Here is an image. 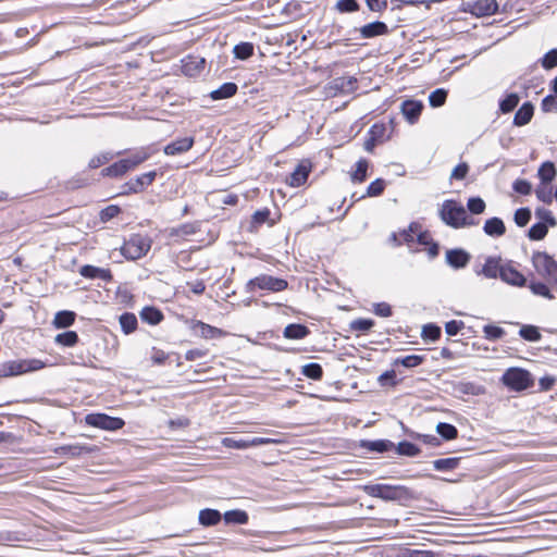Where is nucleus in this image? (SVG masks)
<instances>
[{"mask_svg": "<svg viewBox=\"0 0 557 557\" xmlns=\"http://www.w3.org/2000/svg\"><path fill=\"white\" fill-rule=\"evenodd\" d=\"M120 325L125 334H131L137 329V318L132 312H124L120 315Z\"/></svg>", "mask_w": 557, "mask_h": 557, "instance_id": "nucleus-34", "label": "nucleus"}, {"mask_svg": "<svg viewBox=\"0 0 557 557\" xmlns=\"http://www.w3.org/2000/svg\"><path fill=\"white\" fill-rule=\"evenodd\" d=\"M500 280L509 285L518 287H522L527 284L525 276L510 263L504 264L500 273Z\"/></svg>", "mask_w": 557, "mask_h": 557, "instance_id": "nucleus-18", "label": "nucleus"}, {"mask_svg": "<svg viewBox=\"0 0 557 557\" xmlns=\"http://www.w3.org/2000/svg\"><path fill=\"white\" fill-rule=\"evenodd\" d=\"M86 424L106 430V431H117L125 425V421L119 417H111L106 413H88L85 417Z\"/></svg>", "mask_w": 557, "mask_h": 557, "instance_id": "nucleus-8", "label": "nucleus"}, {"mask_svg": "<svg viewBox=\"0 0 557 557\" xmlns=\"http://www.w3.org/2000/svg\"><path fill=\"white\" fill-rule=\"evenodd\" d=\"M79 341L78 334L75 331H65L55 336L54 342L64 347H73Z\"/></svg>", "mask_w": 557, "mask_h": 557, "instance_id": "nucleus-37", "label": "nucleus"}, {"mask_svg": "<svg viewBox=\"0 0 557 557\" xmlns=\"http://www.w3.org/2000/svg\"><path fill=\"white\" fill-rule=\"evenodd\" d=\"M471 260V255L462 248L448 249L445 253L446 263L455 269H463Z\"/></svg>", "mask_w": 557, "mask_h": 557, "instance_id": "nucleus-11", "label": "nucleus"}, {"mask_svg": "<svg viewBox=\"0 0 557 557\" xmlns=\"http://www.w3.org/2000/svg\"><path fill=\"white\" fill-rule=\"evenodd\" d=\"M368 168H369L368 160H366L363 158L360 159L356 163L355 172L351 174L352 182H355V183H362V182H364L366 178H367Z\"/></svg>", "mask_w": 557, "mask_h": 557, "instance_id": "nucleus-45", "label": "nucleus"}, {"mask_svg": "<svg viewBox=\"0 0 557 557\" xmlns=\"http://www.w3.org/2000/svg\"><path fill=\"white\" fill-rule=\"evenodd\" d=\"M424 104L420 100L408 99L403 101L400 111L409 124H414L419 121Z\"/></svg>", "mask_w": 557, "mask_h": 557, "instance_id": "nucleus-16", "label": "nucleus"}, {"mask_svg": "<svg viewBox=\"0 0 557 557\" xmlns=\"http://www.w3.org/2000/svg\"><path fill=\"white\" fill-rule=\"evenodd\" d=\"M421 335L424 341L435 342L441 337L442 330L438 325L429 323L423 326Z\"/></svg>", "mask_w": 557, "mask_h": 557, "instance_id": "nucleus-47", "label": "nucleus"}, {"mask_svg": "<svg viewBox=\"0 0 557 557\" xmlns=\"http://www.w3.org/2000/svg\"><path fill=\"white\" fill-rule=\"evenodd\" d=\"M288 287V282L284 278L274 277L268 274H261L249 280L245 285L246 293H252L256 288L269 290L273 293L285 290Z\"/></svg>", "mask_w": 557, "mask_h": 557, "instance_id": "nucleus-5", "label": "nucleus"}, {"mask_svg": "<svg viewBox=\"0 0 557 557\" xmlns=\"http://www.w3.org/2000/svg\"><path fill=\"white\" fill-rule=\"evenodd\" d=\"M189 329L191 330L195 336L205 339L219 338L224 335V332L221 329L212 326L199 320H191L189 322Z\"/></svg>", "mask_w": 557, "mask_h": 557, "instance_id": "nucleus-10", "label": "nucleus"}, {"mask_svg": "<svg viewBox=\"0 0 557 557\" xmlns=\"http://www.w3.org/2000/svg\"><path fill=\"white\" fill-rule=\"evenodd\" d=\"M127 171L128 170L123 160H119L117 162H114L113 164L104 168L101 171V175L108 177H120L124 175Z\"/></svg>", "mask_w": 557, "mask_h": 557, "instance_id": "nucleus-40", "label": "nucleus"}, {"mask_svg": "<svg viewBox=\"0 0 557 557\" xmlns=\"http://www.w3.org/2000/svg\"><path fill=\"white\" fill-rule=\"evenodd\" d=\"M541 109L543 112L557 111V97L554 95H547L544 97L541 103Z\"/></svg>", "mask_w": 557, "mask_h": 557, "instance_id": "nucleus-63", "label": "nucleus"}, {"mask_svg": "<svg viewBox=\"0 0 557 557\" xmlns=\"http://www.w3.org/2000/svg\"><path fill=\"white\" fill-rule=\"evenodd\" d=\"M309 173H310V165L305 164L304 162L298 163L297 166L295 168L294 172L287 178V183L292 187H299L307 182Z\"/></svg>", "mask_w": 557, "mask_h": 557, "instance_id": "nucleus-23", "label": "nucleus"}, {"mask_svg": "<svg viewBox=\"0 0 557 557\" xmlns=\"http://www.w3.org/2000/svg\"><path fill=\"white\" fill-rule=\"evenodd\" d=\"M385 133H386V126L381 123H375L370 127V129L368 132V136H371L374 139H376L379 143H382L385 137Z\"/></svg>", "mask_w": 557, "mask_h": 557, "instance_id": "nucleus-58", "label": "nucleus"}, {"mask_svg": "<svg viewBox=\"0 0 557 557\" xmlns=\"http://www.w3.org/2000/svg\"><path fill=\"white\" fill-rule=\"evenodd\" d=\"M460 463L459 457H448V458H442L436 459L433 461V468L436 471H451L456 469Z\"/></svg>", "mask_w": 557, "mask_h": 557, "instance_id": "nucleus-36", "label": "nucleus"}, {"mask_svg": "<svg viewBox=\"0 0 557 557\" xmlns=\"http://www.w3.org/2000/svg\"><path fill=\"white\" fill-rule=\"evenodd\" d=\"M425 360L424 356L420 355H408L405 357H398L393 361V366L401 364L405 368L411 369L422 364Z\"/></svg>", "mask_w": 557, "mask_h": 557, "instance_id": "nucleus-32", "label": "nucleus"}, {"mask_svg": "<svg viewBox=\"0 0 557 557\" xmlns=\"http://www.w3.org/2000/svg\"><path fill=\"white\" fill-rule=\"evenodd\" d=\"M301 373L308 379L319 381L323 376V369L320 363L310 362L302 367Z\"/></svg>", "mask_w": 557, "mask_h": 557, "instance_id": "nucleus-44", "label": "nucleus"}, {"mask_svg": "<svg viewBox=\"0 0 557 557\" xmlns=\"http://www.w3.org/2000/svg\"><path fill=\"white\" fill-rule=\"evenodd\" d=\"M436 432L440 434L442 438L445 441H451L457 438L458 430L455 425L446 422H440L436 425Z\"/></svg>", "mask_w": 557, "mask_h": 557, "instance_id": "nucleus-42", "label": "nucleus"}, {"mask_svg": "<svg viewBox=\"0 0 557 557\" xmlns=\"http://www.w3.org/2000/svg\"><path fill=\"white\" fill-rule=\"evenodd\" d=\"M540 63L543 69L552 70L557 66V48L547 51L541 59Z\"/></svg>", "mask_w": 557, "mask_h": 557, "instance_id": "nucleus-51", "label": "nucleus"}, {"mask_svg": "<svg viewBox=\"0 0 557 557\" xmlns=\"http://www.w3.org/2000/svg\"><path fill=\"white\" fill-rule=\"evenodd\" d=\"M75 312L70 310H62L55 313L53 319V325L57 329H65L71 326L75 321Z\"/></svg>", "mask_w": 557, "mask_h": 557, "instance_id": "nucleus-31", "label": "nucleus"}, {"mask_svg": "<svg viewBox=\"0 0 557 557\" xmlns=\"http://www.w3.org/2000/svg\"><path fill=\"white\" fill-rule=\"evenodd\" d=\"M498 8L496 0H478L473 4V13L478 16L493 15L498 12Z\"/></svg>", "mask_w": 557, "mask_h": 557, "instance_id": "nucleus-25", "label": "nucleus"}, {"mask_svg": "<svg viewBox=\"0 0 557 557\" xmlns=\"http://www.w3.org/2000/svg\"><path fill=\"white\" fill-rule=\"evenodd\" d=\"M374 325V321L371 319H356L350 322V329L354 331L367 332L372 329Z\"/></svg>", "mask_w": 557, "mask_h": 557, "instance_id": "nucleus-56", "label": "nucleus"}, {"mask_svg": "<svg viewBox=\"0 0 557 557\" xmlns=\"http://www.w3.org/2000/svg\"><path fill=\"white\" fill-rule=\"evenodd\" d=\"M547 233L548 226L546 225V223L537 222L530 227L528 232V237L531 240H541L547 235Z\"/></svg>", "mask_w": 557, "mask_h": 557, "instance_id": "nucleus-46", "label": "nucleus"}, {"mask_svg": "<svg viewBox=\"0 0 557 557\" xmlns=\"http://www.w3.org/2000/svg\"><path fill=\"white\" fill-rule=\"evenodd\" d=\"M310 334V330L305 324L290 323L285 326L283 335L287 339H302Z\"/></svg>", "mask_w": 557, "mask_h": 557, "instance_id": "nucleus-26", "label": "nucleus"}, {"mask_svg": "<svg viewBox=\"0 0 557 557\" xmlns=\"http://www.w3.org/2000/svg\"><path fill=\"white\" fill-rule=\"evenodd\" d=\"M205 66L206 59L200 55H187L182 60V72L189 77L199 75Z\"/></svg>", "mask_w": 557, "mask_h": 557, "instance_id": "nucleus-15", "label": "nucleus"}, {"mask_svg": "<svg viewBox=\"0 0 557 557\" xmlns=\"http://www.w3.org/2000/svg\"><path fill=\"white\" fill-rule=\"evenodd\" d=\"M531 220V210L527 207L516 210L513 221L519 227L525 226Z\"/></svg>", "mask_w": 557, "mask_h": 557, "instance_id": "nucleus-54", "label": "nucleus"}, {"mask_svg": "<svg viewBox=\"0 0 557 557\" xmlns=\"http://www.w3.org/2000/svg\"><path fill=\"white\" fill-rule=\"evenodd\" d=\"M520 101V97L516 92L508 94L504 99L499 101V110L506 114L515 110Z\"/></svg>", "mask_w": 557, "mask_h": 557, "instance_id": "nucleus-41", "label": "nucleus"}, {"mask_svg": "<svg viewBox=\"0 0 557 557\" xmlns=\"http://www.w3.org/2000/svg\"><path fill=\"white\" fill-rule=\"evenodd\" d=\"M394 448L396 449L397 454L407 457H414L421 453V449L416 444L408 441L399 442Z\"/></svg>", "mask_w": 557, "mask_h": 557, "instance_id": "nucleus-43", "label": "nucleus"}, {"mask_svg": "<svg viewBox=\"0 0 557 557\" xmlns=\"http://www.w3.org/2000/svg\"><path fill=\"white\" fill-rule=\"evenodd\" d=\"M359 446L368 451L383 454L394 449L395 444L389 440H361Z\"/></svg>", "mask_w": 557, "mask_h": 557, "instance_id": "nucleus-21", "label": "nucleus"}, {"mask_svg": "<svg viewBox=\"0 0 557 557\" xmlns=\"http://www.w3.org/2000/svg\"><path fill=\"white\" fill-rule=\"evenodd\" d=\"M502 382L505 386L515 392L525 391L534 384L532 374L521 368H509L506 370L502 376Z\"/></svg>", "mask_w": 557, "mask_h": 557, "instance_id": "nucleus-4", "label": "nucleus"}, {"mask_svg": "<svg viewBox=\"0 0 557 557\" xmlns=\"http://www.w3.org/2000/svg\"><path fill=\"white\" fill-rule=\"evenodd\" d=\"M334 10L341 14L355 13L360 10V4L357 0H337Z\"/></svg>", "mask_w": 557, "mask_h": 557, "instance_id": "nucleus-39", "label": "nucleus"}, {"mask_svg": "<svg viewBox=\"0 0 557 557\" xmlns=\"http://www.w3.org/2000/svg\"><path fill=\"white\" fill-rule=\"evenodd\" d=\"M534 115V106L532 102L527 101L517 110L513 116L515 126H524L529 124Z\"/></svg>", "mask_w": 557, "mask_h": 557, "instance_id": "nucleus-22", "label": "nucleus"}, {"mask_svg": "<svg viewBox=\"0 0 557 557\" xmlns=\"http://www.w3.org/2000/svg\"><path fill=\"white\" fill-rule=\"evenodd\" d=\"M486 203L481 197H471L467 201V209L471 214H481L485 211Z\"/></svg>", "mask_w": 557, "mask_h": 557, "instance_id": "nucleus-49", "label": "nucleus"}, {"mask_svg": "<svg viewBox=\"0 0 557 557\" xmlns=\"http://www.w3.org/2000/svg\"><path fill=\"white\" fill-rule=\"evenodd\" d=\"M355 32L360 34L361 39H372L379 36H384L389 33V28L385 22L373 21L368 23L360 28H355Z\"/></svg>", "mask_w": 557, "mask_h": 557, "instance_id": "nucleus-12", "label": "nucleus"}, {"mask_svg": "<svg viewBox=\"0 0 557 557\" xmlns=\"http://www.w3.org/2000/svg\"><path fill=\"white\" fill-rule=\"evenodd\" d=\"M447 90L444 88H437L434 91H432L429 96V103L432 108H440L442 107L447 99Z\"/></svg>", "mask_w": 557, "mask_h": 557, "instance_id": "nucleus-48", "label": "nucleus"}, {"mask_svg": "<svg viewBox=\"0 0 557 557\" xmlns=\"http://www.w3.org/2000/svg\"><path fill=\"white\" fill-rule=\"evenodd\" d=\"M267 442L268 440L262 437H253L252 440H237L235 437H224L222 440L223 446L232 449H246L248 447L258 446Z\"/></svg>", "mask_w": 557, "mask_h": 557, "instance_id": "nucleus-20", "label": "nucleus"}, {"mask_svg": "<svg viewBox=\"0 0 557 557\" xmlns=\"http://www.w3.org/2000/svg\"><path fill=\"white\" fill-rule=\"evenodd\" d=\"M362 491L371 497L381 498L385 502L407 503L420 499V493L405 485L368 484L362 486Z\"/></svg>", "mask_w": 557, "mask_h": 557, "instance_id": "nucleus-1", "label": "nucleus"}, {"mask_svg": "<svg viewBox=\"0 0 557 557\" xmlns=\"http://www.w3.org/2000/svg\"><path fill=\"white\" fill-rule=\"evenodd\" d=\"M503 267L500 257H487L483 267L480 270L475 269L474 272L486 278H500Z\"/></svg>", "mask_w": 557, "mask_h": 557, "instance_id": "nucleus-14", "label": "nucleus"}, {"mask_svg": "<svg viewBox=\"0 0 557 557\" xmlns=\"http://www.w3.org/2000/svg\"><path fill=\"white\" fill-rule=\"evenodd\" d=\"M140 319L150 324V325H157L163 320V313L161 310H159L156 307L152 306H146L141 309L139 312Z\"/></svg>", "mask_w": 557, "mask_h": 557, "instance_id": "nucleus-28", "label": "nucleus"}, {"mask_svg": "<svg viewBox=\"0 0 557 557\" xmlns=\"http://www.w3.org/2000/svg\"><path fill=\"white\" fill-rule=\"evenodd\" d=\"M420 230V224L412 222L407 230L400 233L401 242L410 244L413 242V234Z\"/></svg>", "mask_w": 557, "mask_h": 557, "instance_id": "nucleus-62", "label": "nucleus"}, {"mask_svg": "<svg viewBox=\"0 0 557 557\" xmlns=\"http://www.w3.org/2000/svg\"><path fill=\"white\" fill-rule=\"evenodd\" d=\"M556 169L553 162L546 161L541 164L537 175L543 184H549L556 176Z\"/></svg>", "mask_w": 557, "mask_h": 557, "instance_id": "nucleus-33", "label": "nucleus"}, {"mask_svg": "<svg viewBox=\"0 0 557 557\" xmlns=\"http://www.w3.org/2000/svg\"><path fill=\"white\" fill-rule=\"evenodd\" d=\"M222 517L226 524H246L249 520L247 511L242 509L225 511Z\"/></svg>", "mask_w": 557, "mask_h": 557, "instance_id": "nucleus-30", "label": "nucleus"}, {"mask_svg": "<svg viewBox=\"0 0 557 557\" xmlns=\"http://www.w3.org/2000/svg\"><path fill=\"white\" fill-rule=\"evenodd\" d=\"M385 189V181L383 178H376L375 181L371 182L370 185L367 188V196L368 197H377L383 194Z\"/></svg>", "mask_w": 557, "mask_h": 557, "instance_id": "nucleus-55", "label": "nucleus"}, {"mask_svg": "<svg viewBox=\"0 0 557 557\" xmlns=\"http://www.w3.org/2000/svg\"><path fill=\"white\" fill-rule=\"evenodd\" d=\"M98 450L97 446H88V445H82V444H69V445H62L58 448H55V454L59 456L70 457V458H77L84 455H90Z\"/></svg>", "mask_w": 557, "mask_h": 557, "instance_id": "nucleus-13", "label": "nucleus"}, {"mask_svg": "<svg viewBox=\"0 0 557 557\" xmlns=\"http://www.w3.org/2000/svg\"><path fill=\"white\" fill-rule=\"evenodd\" d=\"M112 158H113V154L110 152L100 153L90 159L88 166L90 169H97V168L101 166L102 164L109 162Z\"/></svg>", "mask_w": 557, "mask_h": 557, "instance_id": "nucleus-59", "label": "nucleus"}, {"mask_svg": "<svg viewBox=\"0 0 557 557\" xmlns=\"http://www.w3.org/2000/svg\"><path fill=\"white\" fill-rule=\"evenodd\" d=\"M255 51V47L251 42L243 41L234 46L233 53L234 57L238 60H247L249 59Z\"/></svg>", "mask_w": 557, "mask_h": 557, "instance_id": "nucleus-35", "label": "nucleus"}, {"mask_svg": "<svg viewBox=\"0 0 557 557\" xmlns=\"http://www.w3.org/2000/svg\"><path fill=\"white\" fill-rule=\"evenodd\" d=\"M45 363L38 359L9 360L0 363V379L22 375L40 370Z\"/></svg>", "mask_w": 557, "mask_h": 557, "instance_id": "nucleus-2", "label": "nucleus"}, {"mask_svg": "<svg viewBox=\"0 0 557 557\" xmlns=\"http://www.w3.org/2000/svg\"><path fill=\"white\" fill-rule=\"evenodd\" d=\"M466 208L456 200H445L440 209L441 220L453 228H460Z\"/></svg>", "mask_w": 557, "mask_h": 557, "instance_id": "nucleus-6", "label": "nucleus"}, {"mask_svg": "<svg viewBox=\"0 0 557 557\" xmlns=\"http://www.w3.org/2000/svg\"><path fill=\"white\" fill-rule=\"evenodd\" d=\"M519 335L528 342H539L542 338L539 327L532 324L522 325Z\"/></svg>", "mask_w": 557, "mask_h": 557, "instance_id": "nucleus-38", "label": "nucleus"}, {"mask_svg": "<svg viewBox=\"0 0 557 557\" xmlns=\"http://www.w3.org/2000/svg\"><path fill=\"white\" fill-rule=\"evenodd\" d=\"M198 519L201 525L213 527L221 521L222 515L216 509L206 508L199 511Z\"/></svg>", "mask_w": 557, "mask_h": 557, "instance_id": "nucleus-29", "label": "nucleus"}, {"mask_svg": "<svg viewBox=\"0 0 557 557\" xmlns=\"http://www.w3.org/2000/svg\"><path fill=\"white\" fill-rule=\"evenodd\" d=\"M468 172H469V165L466 162H461L457 166L454 168V170L450 174V178L461 181V180L466 178Z\"/></svg>", "mask_w": 557, "mask_h": 557, "instance_id": "nucleus-64", "label": "nucleus"}, {"mask_svg": "<svg viewBox=\"0 0 557 557\" xmlns=\"http://www.w3.org/2000/svg\"><path fill=\"white\" fill-rule=\"evenodd\" d=\"M151 248V239L141 234H132L121 247V253L127 260H137L147 255Z\"/></svg>", "mask_w": 557, "mask_h": 557, "instance_id": "nucleus-3", "label": "nucleus"}, {"mask_svg": "<svg viewBox=\"0 0 557 557\" xmlns=\"http://www.w3.org/2000/svg\"><path fill=\"white\" fill-rule=\"evenodd\" d=\"M484 337L487 341L495 342L505 335V330L497 325L487 324L483 327Z\"/></svg>", "mask_w": 557, "mask_h": 557, "instance_id": "nucleus-50", "label": "nucleus"}, {"mask_svg": "<svg viewBox=\"0 0 557 557\" xmlns=\"http://www.w3.org/2000/svg\"><path fill=\"white\" fill-rule=\"evenodd\" d=\"M149 158V154L146 152H136L128 158L122 159L125 163L127 170H133L140 163L145 162Z\"/></svg>", "mask_w": 557, "mask_h": 557, "instance_id": "nucleus-53", "label": "nucleus"}, {"mask_svg": "<svg viewBox=\"0 0 557 557\" xmlns=\"http://www.w3.org/2000/svg\"><path fill=\"white\" fill-rule=\"evenodd\" d=\"M535 215L542 220L541 222H544L546 223V225L548 226H555L556 225V220L554 218V215L552 214V212L547 209H544V208H537L536 211H535Z\"/></svg>", "mask_w": 557, "mask_h": 557, "instance_id": "nucleus-61", "label": "nucleus"}, {"mask_svg": "<svg viewBox=\"0 0 557 557\" xmlns=\"http://www.w3.org/2000/svg\"><path fill=\"white\" fill-rule=\"evenodd\" d=\"M238 87L235 83L227 82L210 92L212 100L227 99L236 95Z\"/></svg>", "mask_w": 557, "mask_h": 557, "instance_id": "nucleus-27", "label": "nucleus"}, {"mask_svg": "<svg viewBox=\"0 0 557 557\" xmlns=\"http://www.w3.org/2000/svg\"><path fill=\"white\" fill-rule=\"evenodd\" d=\"M483 231L491 237H500L506 233V226L500 218L494 216L485 221Z\"/></svg>", "mask_w": 557, "mask_h": 557, "instance_id": "nucleus-24", "label": "nucleus"}, {"mask_svg": "<svg viewBox=\"0 0 557 557\" xmlns=\"http://www.w3.org/2000/svg\"><path fill=\"white\" fill-rule=\"evenodd\" d=\"M157 177V171H149L135 178H131L128 182L121 186V195L138 194L144 191L149 185L153 183Z\"/></svg>", "mask_w": 557, "mask_h": 557, "instance_id": "nucleus-9", "label": "nucleus"}, {"mask_svg": "<svg viewBox=\"0 0 557 557\" xmlns=\"http://www.w3.org/2000/svg\"><path fill=\"white\" fill-rule=\"evenodd\" d=\"M79 274L85 278H89V280L99 278L104 282H110L113 278L112 273L109 269H102V268H98V267H95L91 264H85V265L81 267Z\"/></svg>", "mask_w": 557, "mask_h": 557, "instance_id": "nucleus-19", "label": "nucleus"}, {"mask_svg": "<svg viewBox=\"0 0 557 557\" xmlns=\"http://www.w3.org/2000/svg\"><path fill=\"white\" fill-rule=\"evenodd\" d=\"M120 212L121 208L119 206L110 205L100 211V220L102 222H108L117 216Z\"/></svg>", "mask_w": 557, "mask_h": 557, "instance_id": "nucleus-57", "label": "nucleus"}, {"mask_svg": "<svg viewBox=\"0 0 557 557\" xmlns=\"http://www.w3.org/2000/svg\"><path fill=\"white\" fill-rule=\"evenodd\" d=\"M512 189L520 195H529L532 190V185L527 180L518 178L512 184Z\"/></svg>", "mask_w": 557, "mask_h": 557, "instance_id": "nucleus-60", "label": "nucleus"}, {"mask_svg": "<svg viewBox=\"0 0 557 557\" xmlns=\"http://www.w3.org/2000/svg\"><path fill=\"white\" fill-rule=\"evenodd\" d=\"M532 264L539 275L549 282L557 277V261L544 251H535L532 256Z\"/></svg>", "mask_w": 557, "mask_h": 557, "instance_id": "nucleus-7", "label": "nucleus"}, {"mask_svg": "<svg viewBox=\"0 0 557 557\" xmlns=\"http://www.w3.org/2000/svg\"><path fill=\"white\" fill-rule=\"evenodd\" d=\"M529 287L534 295L542 296L547 299L555 298L548 286L543 282H531Z\"/></svg>", "mask_w": 557, "mask_h": 557, "instance_id": "nucleus-52", "label": "nucleus"}, {"mask_svg": "<svg viewBox=\"0 0 557 557\" xmlns=\"http://www.w3.org/2000/svg\"><path fill=\"white\" fill-rule=\"evenodd\" d=\"M194 144H195V139L191 136L177 138L175 140L171 141L170 144H168L163 148V152L166 156H178V154H182V153L190 150L193 148Z\"/></svg>", "mask_w": 557, "mask_h": 557, "instance_id": "nucleus-17", "label": "nucleus"}]
</instances>
